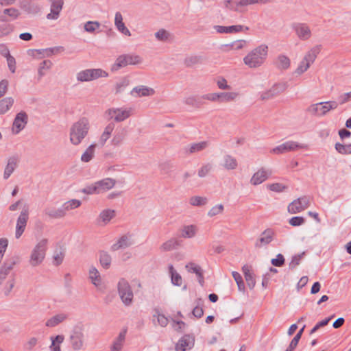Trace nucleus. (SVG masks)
Here are the masks:
<instances>
[{"label": "nucleus", "mask_w": 351, "mask_h": 351, "mask_svg": "<svg viewBox=\"0 0 351 351\" xmlns=\"http://www.w3.org/2000/svg\"><path fill=\"white\" fill-rule=\"evenodd\" d=\"M90 129V123L87 119H80L74 123L69 130V140L72 145H80L87 136Z\"/></svg>", "instance_id": "f257e3e1"}, {"label": "nucleus", "mask_w": 351, "mask_h": 351, "mask_svg": "<svg viewBox=\"0 0 351 351\" xmlns=\"http://www.w3.org/2000/svg\"><path fill=\"white\" fill-rule=\"evenodd\" d=\"M267 56V46L262 45L250 51L243 58L249 68H257L263 64Z\"/></svg>", "instance_id": "f03ea898"}, {"label": "nucleus", "mask_w": 351, "mask_h": 351, "mask_svg": "<svg viewBox=\"0 0 351 351\" xmlns=\"http://www.w3.org/2000/svg\"><path fill=\"white\" fill-rule=\"evenodd\" d=\"M69 341L73 351H80L84 348L86 334L83 324H77L73 326L69 332Z\"/></svg>", "instance_id": "7ed1b4c3"}, {"label": "nucleus", "mask_w": 351, "mask_h": 351, "mask_svg": "<svg viewBox=\"0 0 351 351\" xmlns=\"http://www.w3.org/2000/svg\"><path fill=\"white\" fill-rule=\"evenodd\" d=\"M48 239L42 238L39 239L32 248L29 258V264L35 267L40 265L45 260L47 249Z\"/></svg>", "instance_id": "20e7f679"}, {"label": "nucleus", "mask_w": 351, "mask_h": 351, "mask_svg": "<svg viewBox=\"0 0 351 351\" xmlns=\"http://www.w3.org/2000/svg\"><path fill=\"white\" fill-rule=\"evenodd\" d=\"M338 103L336 101H321L312 104L306 108V112L317 117H322L326 116L330 111L337 108Z\"/></svg>", "instance_id": "39448f33"}, {"label": "nucleus", "mask_w": 351, "mask_h": 351, "mask_svg": "<svg viewBox=\"0 0 351 351\" xmlns=\"http://www.w3.org/2000/svg\"><path fill=\"white\" fill-rule=\"evenodd\" d=\"M134 109L129 106L112 107L105 112V116L109 120L120 123L125 121L133 114Z\"/></svg>", "instance_id": "423d86ee"}, {"label": "nucleus", "mask_w": 351, "mask_h": 351, "mask_svg": "<svg viewBox=\"0 0 351 351\" xmlns=\"http://www.w3.org/2000/svg\"><path fill=\"white\" fill-rule=\"evenodd\" d=\"M117 288L119 297L124 306H132L134 301V292L129 282L121 278L119 280Z\"/></svg>", "instance_id": "0eeeda50"}, {"label": "nucleus", "mask_w": 351, "mask_h": 351, "mask_svg": "<svg viewBox=\"0 0 351 351\" xmlns=\"http://www.w3.org/2000/svg\"><path fill=\"white\" fill-rule=\"evenodd\" d=\"M318 53L319 49L317 47L312 48L308 51L299 62L297 68L294 71V74L297 76H300L307 71L311 65L315 62Z\"/></svg>", "instance_id": "6e6552de"}, {"label": "nucleus", "mask_w": 351, "mask_h": 351, "mask_svg": "<svg viewBox=\"0 0 351 351\" xmlns=\"http://www.w3.org/2000/svg\"><path fill=\"white\" fill-rule=\"evenodd\" d=\"M143 59L139 55L128 53L119 56L112 66V70L117 71L129 65L136 66L142 64Z\"/></svg>", "instance_id": "1a4fd4ad"}, {"label": "nucleus", "mask_w": 351, "mask_h": 351, "mask_svg": "<svg viewBox=\"0 0 351 351\" xmlns=\"http://www.w3.org/2000/svg\"><path fill=\"white\" fill-rule=\"evenodd\" d=\"M108 77V73L101 69H88L79 71L76 79L80 82H87L101 77Z\"/></svg>", "instance_id": "9d476101"}, {"label": "nucleus", "mask_w": 351, "mask_h": 351, "mask_svg": "<svg viewBox=\"0 0 351 351\" xmlns=\"http://www.w3.org/2000/svg\"><path fill=\"white\" fill-rule=\"evenodd\" d=\"M307 145L294 141H285L270 149L269 152L274 155H280L298 149H306Z\"/></svg>", "instance_id": "9b49d317"}, {"label": "nucleus", "mask_w": 351, "mask_h": 351, "mask_svg": "<svg viewBox=\"0 0 351 351\" xmlns=\"http://www.w3.org/2000/svg\"><path fill=\"white\" fill-rule=\"evenodd\" d=\"M88 278L91 284L99 291H104L106 289V284L99 270L93 265L88 267Z\"/></svg>", "instance_id": "f8f14e48"}, {"label": "nucleus", "mask_w": 351, "mask_h": 351, "mask_svg": "<svg viewBox=\"0 0 351 351\" xmlns=\"http://www.w3.org/2000/svg\"><path fill=\"white\" fill-rule=\"evenodd\" d=\"M29 219V210L28 208H24L19 216L17 218L14 236L16 239L21 238L23 232H25L27 223Z\"/></svg>", "instance_id": "ddd939ff"}, {"label": "nucleus", "mask_w": 351, "mask_h": 351, "mask_svg": "<svg viewBox=\"0 0 351 351\" xmlns=\"http://www.w3.org/2000/svg\"><path fill=\"white\" fill-rule=\"evenodd\" d=\"M309 206V199L306 196L299 197L291 202L287 208L291 214L299 213Z\"/></svg>", "instance_id": "4468645a"}, {"label": "nucleus", "mask_w": 351, "mask_h": 351, "mask_svg": "<svg viewBox=\"0 0 351 351\" xmlns=\"http://www.w3.org/2000/svg\"><path fill=\"white\" fill-rule=\"evenodd\" d=\"M272 174L271 169L265 167L258 169L251 177L250 183L252 186H257L266 181Z\"/></svg>", "instance_id": "2eb2a0df"}, {"label": "nucleus", "mask_w": 351, "mask_h": 351, "mask_svg": "<svg viewBox=\"0 0 351 351\" xmlns=\"http://www.w3.org/2000/svg\"><path fill=\"white\" fill-rule=\"evenodd\" d=\"M295 35L301 40H307L311 37L310 27L304 23H295L292 25Z\"/></svg>", "instance_id": "dca6fc26"}, {"label": "nucleus", "mask_w": 351, "mask_h": 351, "mask_svg": "<svg viewBox=\"0 0 351 351\" xmlns=\"http://www.w3.org/2000/svg\"><path fill=\"white\" fill-rule=\"evenodd\" d=\"M275 233L271 229H266L260 235L259 238L256 241L254 246L256 248L261 249L266 247L274 240Z\"/></svg>", "instance_id": "f3484780"}, {"label": "nucleus", "mask_w": 351, "mask_h": 351, "mask_svg": "<svg viewBox=\"0 0 351 351\" xmlns=\"http://www.w3.org/2000/svg\"><path fill=\"white\" fill-rule=\"evenodd\" d=\"M20 8L27 14L36 15L40 10V5L33 0H22L19 2Z\"/></svg>", "instance_id": "a211bd4d"}, {"label": "nucleus", "mask_w": 351, "mask_h": 351, "mask_svg": "<svg viewBox=\"0 0 351 351\" xmlns=\"http://www.w3.org/2000/svg\"><path fill=\"white\" fill-rule=\"evenodd\" d=\"M116 216V211L114 209L106 208L102 210L97 218V223L99 226H105L109 224L112 219Z\"/></svg>", "instance_id": "6ab92c4d"}, {"label": "nucleus", "mask_w": 351, "mask_h": 351, "mask_svg": "<svg viewBox=\"0 0 351 351\" xmlns=\"http://www.w3.org/2000/svg\"><path fill=\"white\" fill-rule=\"evenodd\" d=\"M126 333V329H123L119 332L118 335L114 338L110 346V351L123 350L125 343Z\"/></svg>", "instance_id": "aec40b11"}, {"label": "nucleus", "mask_w": 351, "mask_h": 351, "mask_svg": "<svg viewBox=\"0 0 351 351\" xmlns=\"http://www.w3.org/2000/svg\"><path fill=\"white\" fill-rule=\"evenodd\" d=\"M195 344V337L190 335H185L179 339L176 345V351H186L191 349Z\"/></svg>", "instance_id": "412c9836"}, {"label": "nucleus", "mask_w": 351, "mask_h": 351, "mask_svg": "<svg viewBox=\"0 0 351 351\" xmlns=\"http://www.w3.org/2000/svg\"><path fill=\"white\" fill-rule=\"evenodd\" d=\"M27 123V115L24 112H21L16 115L12 125V132L19 134L25 127Z\"/></svg>", "instance_id": "4be33fe9"}, {"label": "nucleus", "mask_w": 351, "mask_h": 351, "mask_svg": "<svg viewBox=\"0 0 351 351\" xmlns=\"http://www.w3.org/2000/svg\"><path fill=\"white\" fill-rule=\"evenodd\" d=\"M134 244V241L132 236L130 234H124L121 236L116 243L112 246L111 249L113 251H117L120 249H125L129 247Z\"/></svg>", "instance_id": "5701e85b"}, {"label": "nucleus", "mask_w": 351, "mask_h": 351, "mask_svg": "<svg viewBox=\"0 0 351 351\" xmlns=\"http://www.w3.org/2000/svg\"><path fill=\"white\" fill-rule=\"evenodd\" d=\"M288 86L289 85L287 82L276 83L269 89L268 92L262 94L261 98L263 99H267L274 95L285 91Z\"/></svg>", "instance_id": "b1692460"}, {"label": "nucleus", "mask_w": 351, "mask_h": 351, "mask_svg": "<svg viewBox=\"0 0 351 351\" xmlns=\"http://www.w3.org/2000/svg\"><path fill=\"white\" fill-rule=\"evenodd\" d=\"M63 4V0H51L50 12L47 14V19L48 20L58 19L62 9Z\"/></svg>", "instance_id": "393cba45"}, {"label": "nucleus", "mask_w": 351, "mask_h": 351, "mask_svg": "<svg viewBox=\"0 0 351 351\" xmlns=\"http://www.w3.org/2000/svg\"><path fill=\"white\" fill-rule=\"evenodd\" d=\"M155 90L149 86L139 85L134 87L130 92L131 95L136 97H150L155 94Z\"/></svg>", "instance_id": "a878e982"}, {"label": "nucleus", "mask_w": 351, "mask_h": 351, "mask_svg": "<svg viewBox=\"0 0 351 351\" xmlns=\"http://www.w3.org/2000/svg\"><path fill=\"white\" fill-rule=\"evenodd\" d=\"M114 24L117 31L121 34L130 36L131 32L123 22V16L120 12H116L114 14Z\"/></svg>", "instance_id": "bb28decb"}, {"label": "nucleus", "mask_w": 351, "mask_h": 351, "mask_svg": "<svg viewBox=\"0 0 351 351\" xmlns=\"http://www.w3.org/2000/svg\"><path fill=\"white\" fill-rule=\"evenodd\" d=\"M220 165L226 171H234L238 168L239 162L234 156L225 154L221 159Z\"/></svg>", "instance_id": "cd10ccee"}, {"label": "nucleus", "mask_w": 351, "mask_h": 351, "mask_svg": "<svg viewBox=\"0 0 351 351\" xmlns=\"http://www.w3.org/2000/svg\"><path fill=\"white\" fill-rule=\"evenodd\" d=\"M99 193H104L112 189L116 184V180L111 178H106L96 182Z\"/></svg>", "instance_id": "c85d7f7f"}, {"label": "nucleus", "mask_w": 351, "mask_h": 351, "mask_svg": "<svg viewBox=\"0 0 351 351\" xmlns=\"http://www.w3.org/2000/svg\"><path fill=\"white\" fill-rule=\"evenodd\" d=\"M19 159L16 156L10 157L8 159L7 164L3 171V179L8 180L14 173L18 167Z\"/></svg>", "instance_id": "c756f323"}, {"label": "nucleus", "mask_w": 351, "mask_h": 351, "mask_svg": "<svg viewBox=\"0 0 351 351\" xmlns=\"http://www.w3.org/2000/svg\"><path fill=\"white\" fill-rule=\"evenodd\" d=\"M114 128L115 124L112 122L108 123L105 126L99 138V144L101 146H104L106 144V143L110 138L112 132L114 130Z\"/></svg>", "instance_id": "7c9ffc66"}, {"label": "nucleus", "mask_w": 351, "mask_h": 351, "mask_svg": "<svg viewBox=\"0 0 351 351\" xmlns=\"http://www.w3.org/2000/svg\"><path fill=\"white\" fill-rule=\"evenodd\" d=\"M208 147V141H201L188 145L184 147V151L188 154H192L202 152L206 149Z\"/></svg>", "instance_id": "2f4dec72"}, {"label": "nucleus", "mask_w": 351, "mask_h": 351, "mask_svg": "<svg viewBox=\"0 0 351 351\" xmlns=\"http://www.w3.org/2000/svg\"><path fill=\"white\" fill-rule=\"evenodd\" d=\"M244 27L241 25H231V26H214L215 30L219 34H233L241 32Z\"/></svg>", "instance_id": "473e14b6"}, {"label": "nucleus", "mask_w": 351, "mask_h": 351, "mask_svg": "<svg viewBox=\"0 0 351 351\" xmlns=\"http://www.w3.org/2000/svg\"><path fill=\"white\" fill-rule=\"evenodd\" d=\"M81 205L82 201L77 199H71L64 202L62 204L61 208L64 217L66 215L67 213L80 207Z\"/></svg>", "instance_id": "72a5a7b5"}, {"label": "nucleus", "mask_w": 351, "mask_h": 351, "mask_svg": "<svg viewBox=\"0 0 351 351\" xmlns=\"http://www.w3.org/2000/svg\"><path fill=\"white\" fill-rule=\"evenodd\" d=\"M242 271L248 287L250 289H253L256 285V280L254 277V274L251 271L250 267L245 265L243 266Z\"/></svg>", "instance_id": "f704fd0d"}, {"label": "nucleus", "mask_w": 351, "mask_h": 351, "mask_svg": "<svg viewBox=\"0 0 351 351\" xmlns=\"http://www.w3.org/2000/svg\"><path fill=\"white\" fill-rule=\"evenodd\" d=\"M198 228L197 226L191 224L183 226L181 230V237L184 239H192L197 233Z\"/></svg>", "instance_id": "c9c22d12"}, {"label": "nucleus", "mask_w": 351, "mask_h": 351, "mask_svg": "<svg viewBox=\"0 0 351 351\" xmlns=\"http://www.w3.org/2000/svg\"><path fill=\"white\" fill-rule=\"evenodd\" d=\"M51 344L49 346L50 351H61V345L64 341L63 335H58L50 337Z\"/></svg>", "instance_id": "e433bc0d"}, {"label": "nucleus", "mask_w": 351, "mask_h": 351, "mask_svg": "<svg viewBox=\"0 0 351 351\" xmlns=\"http://www.w3.org/2000/svg\"><path fill=\"white\" fill-rule=\"evenodd\" d=\"M67 319V315L65 313H59L48 319L45 326L49 328H53Z\"/></svg>", "instance_id": "4c0bfd02"}, {"label": "nucleus", "mask_w": 351, "mask_h": 351, "mask_svg": "<svg viewBox=\"0 0 351 351\" xmlns=\"http://www.w3.org/2000/svg\"><path fill=\"white\" fill-rule=\"evenodd\" d=\"M275 65L278 69L287 70L290 67L291 60L287 56L280 54L276 58Z\"/></svg>", "instance_id": "58836bf2"}, {"label": "nucleus", "mask_w": 351, "mask_h": 351, "mask_svg": "<svg viewBox=\"0 0 351 351\" xmlns=\"http://www.w3.org/2000/svg\"><path fill=\"white\" fill-rule=\"evenodd\" d=\"M96 143L90 145L83 152L81 156V161L83 162H88L95 157Z\"/></svg>", "instance_id": "ea45409f"}, {"label": "nucleus", "mask_w": 351, "mask_h": 351, "mask_svg": "<svg viewBox=\"0 0 351 351\" xmlns=\"http://www.w3.org/2000/svg\"><path fill=\"white\" fill-rule=\"evenodd\" d=\"M156 40L162 43L170 42L173 39L172 34L165 29H160L154 33Z\"/></svg>", "instance_id": "a19ab883"}, {"label": "nucleus", "mask_w": 351, "mask_h": 351, "mask_svg": "<svg viewBox=\"0 0 351 351\" xmlns=\"http://www.w3.org/2000/svg\"><path fill=\"white\" fill-rule=\"evenodd\" d=\"M14 103V99L12 97H6L0 100V115L8 112Z\"/></svg>", "instance_id": "79ce46f5"}, {"label": "nucleus", "mask_w": 351, "mask_h": 351, "mask_svg": "<svg viewBox=\"0 0 351 351\" xmlns=\"http://www.w3.org/2000/svg\"><path fill=\"white\" fill-rule=\"evenodd\" d=\"M168 271L171 277V283L175 286H181L182 284V276L177 272L172 265L168 266Z\"/></svg>", "instance_id": "37998d69"}, {"label": "nucleus", "mask_w": 351, "mask_h": 351, "mask_svg": "<svg viewBox=\"0 0 351 351\" xmlns=\"http://www.w3.org/2000/svg\"><path fill=\"white\" fill-rule=\"evenodd\" d=\"M125 138V133L124 132V130L122 129L121 130H117L110 141V143L114 147H119L121 145Z\"/></svg>", "instance_id": "c03bdc74"}, {"label": "nucleus", "mask_w": 351, "mask_h": 351, "mask_svg": "<svg viewBox=\"0 0 351 351\" xmlns=\"http://www.w3.org/2000/svg\"><path fill=\"white\" fill-rule=\"evenodd\" d=\"M186 269L189 272L195 273L198 276L199 283L202 285L204 278L202 276V269L200 266L194 263H189L186 265Z\"/></svg>", "instance_id": "a18cd8bd"}, {"label": "nucleus", "mask_w": 351, "mask_h": 351, "mask_svg": "<svg viewBox=\"0 0 351 351\" xmlns=\"http://www.w3.org/2000/svg\"><path fill=\"white\" fill-rule=\"evenodd\" d=\"M45 214L51 219H61L64 217V215L61 207L59 208L52 207L47 208L45 209Z\"/></svg>", "instance_id": "49530a36"}, {"label": "nucleus", "mask_w": 351, "mask_h": 351, "mask_svg": "<svg viewBox=\"0 0 351 351\" xmlns=\"http://www.w3.org/2000/svg\"><path fill=\"white\" fill-rule=\"evenodd\" d=\"M19 263V257L17 256H12L9 258L6 259L1 267L4 270L7 271L8 272L10 273L11 271L15 267V265H16Z\"/></svg>", "instance_id": "de8ad7c7"}, {"label": "nucleus", "mask_w": 351, "mask_h": 351, "mask_svg": "<svg viewBox=\"0 0 351 351\" xmlns=\"http://www.w3.org/2000/svg\"><path fill=\"white\" fill-rule=\"evenodd\" d=\"M239 96L237 92H220L219 102H231L235 101Z\"/></svg>", "instance_id": "09e8293b"}, {"label": "nucleus", "mask_w": 351, "mask_h": 351, "mask_svg": "<svg viewBox=\"0 0 351 351\" xmlns=\"http://www.w3.org/2000/svg\"><path fill=\"white\" fill-rule=\"evenodd\" d=\"M100 27V23L96 21H89L84 24V31L89 34H95Z\"/></svg>", "instance_id": "8fccbe9b"}, {"label": "nucleus", "mask_w": 351, "mask_h": 351, "mask_svg": "<svg viewBox=\"0 0 351 351\" xmlns=\"http://www.w3.org/2000/svg\"><path fill=\"white\" fill-rule=\"evenodd\" d=\"M40 342L37 337H29L23 344V348L25 351H33Z\"/></svg>", "instance_id": "3c124183"}, {"label": "nucleus", "mask_w": 351, "mask_h": 351, "mask_svg": "<svg viewBox=\"0 0 351 351\" xmlns=\"http://www.w3.org/2000/svg\"><path fill=\"white\" fill-rule=\"evenodd\" d=\"M275 0H239V5L243 7H247L252 5H265L272 3Z\"/></svg>", "instance_id": "603ef678"}, {"label": "nucleus", "mask_w": 351, "mask_h": 351, "mask_svg": "<svg viewBox=\"0 0 351 351\" xmlns=\"http://www.w3.org/2000/svg\"><path fill=\"white\" fill-rule=\"evenodd\" d=\"M202 62V57L198 55H189L184 60V64L188 67L193 66Z\"/></svg>", "instance_id": "864d4df0"}, {"label": "nucleus", "mask_w": 351, "mask_h": 351, "mask_svg": "<svg viewBox=\"0 0 351 351\" xmlns=\"http://www.w3.org/2000/svg\"><path fill=\"white\" fill-rule=\"evenodd\" d=\"M176 244L177 241L175 239H171L162 243L160 245L159 250L162 252H169L176 248Z\"/></svg>", "instance_id": "5fc2aeb1"}, {"label": "nucleus", "mask_w": 351, "mask_h": 351, "mask_svg": "<svg viewBox=\"0 0 351 351\" xmlns=\"http://www.w3.org/2000/svg\"><path fill=\"white\" fill-rule=\"evenodd\" d=\"M130 79L128 77H123L121 78L115 84L116 93H121L125 90V89L130 84Z\"/></svg>", "instance_id": "6e6d98bb"}, {"label": "nucleus", "mask_w": 351, "mask_h": 351, "mask_svg": "<svg viewBox=\"0 0 351 351\" xmlns=\"http://www.w3.org/2000/svg\"><path fill=\"white\" fill-rule=\"evenodd\" d=\"M208 203V199L206 197L192 196L189 199V204L193 206H203Z\"/></svg>", "instance_id": "4d7b16f0"}, {"label": "nucleus", "mask_w": 351, "mask_h": 351, "mask_svg": "<svg viewBox=\"0 0 351 351\" xmlns=\"http://www.w3.org/2000/svg\"><path fill=\"white\" fill-rule=\"evenodd\" d=\"M52 62L49 60L43 61L38 67V74L40 77L45 75L46 71L49 70L52 66Z\"/></svg>", "instance_id": "13d9d810"}, {"label": "nucleus", "mask_w": 351, "mask_h": 351, "mask_svg": "<svg viewBox=\"0 0 351 351\" xmlns=\"http://www.w3.org/2000/svg\"><path fill=\"white\" fill-rule=\"evenodd\" d=\"M224 211V206L222 204L213 206L208 212L207 215L209 217H213L217 215H222Z\"/></svg>", "instance_id": "bf43d9fd"}, {"label": "nucleus", "mask_w": 351, "mask_h": 351, "mask_svg": "<svg viewBox=\"0 0 351 351\" xmlns=\"http://www.w3.org/2000/svg\"><path fill=\"white\" fill-rule=\"evenodd\" d=\"M82 193L86 195L99 194L97 182L86 186L82 189Z\"/></svg>", "instance_id": "052dcab7"}, {"label": "nucleus", "mask_w": 351, "mask_h": 351, "mask_svg": "<svg viewBox=\"0 0 351 351\" xmlns=\"http://www.w3.org/2000/svg\"><path fill=\"white\" fill-rule=\"evenodd\" d=\"M335 149L341 154H351V144L343 145L339 143L335 144Z\"/></svg>", "instance_id": "680f3d73"}, {"label": "nucleus", "mask_w": 351, "mask_h": 351, "mask_svg": "<svg viewBox=\"0 0 351 351\" xmlns=\"http://www.w3.org/2000/svg\"><path fill=\"white\" fill-rule=\"evenodd\" d=\"M217 87L221 90H230L231 89L230 85L228 84V81L222 76H219L215 80Z\"/></svg>", "instance_id": "e2e57ef3"}, {"label": "nucleus", "mask_w": 351, "mask_h": 351, "mask_svg": "<svg viewBox=\"0 0 351 351\" xmlns=\"http://www.w3.org/2000/svg\"><path fill=\"white\" fill-rule=\"evenodd\" d=\"M99 261L103 267L108 268L111 264V257L108 254L103 252L100 254Z\"/></svg>", "instance_id": "0e129e2a"}, {"label": "nucleus", "mask_w": 351, "mask_h": 351, "mask_svg": "<svg viewBox=\"0 0 351 351\" xmlns=\"http://www.w3.org/2000/svg\"><path fill=\"white\" fill-rule=\"evenodd\" d=\"M224 6L231 10L239 12L241 10V5H239V1H232L231 0H226L223 2Z\"/></svg>", "instance_id": "69168bd1"}, {"label": "nucleus", "mask_w": 351, "mask_h": 351, "mask_svg": "<svg viewBox=\"0 0 351 351\" xmlns=\"http://www.w3.org/2000/svg\"><path fill=\"white\" fill-rule=\"evenodd\" d=\"M212 169V165L210 163L202 165L198 170V176L199 178L206 177Z\"/></svg>", "instance_id": "338daca9"}, {"label": "nucleus", "mask_w": 351, "mask_h": 351, "mask_svg": "<svg viewBox=\"0 0 351 351\" xmlns=\"http://www.w3.org/2000/svg\"><path fill=\"white\" fill-rule=\"evenodd\" d=\"M268 187L269 190L278 193L283 192L287 189V186L282 183H273L269 185Z\"/></svg>", "instance_id": "774afa93"}]
</instances>
